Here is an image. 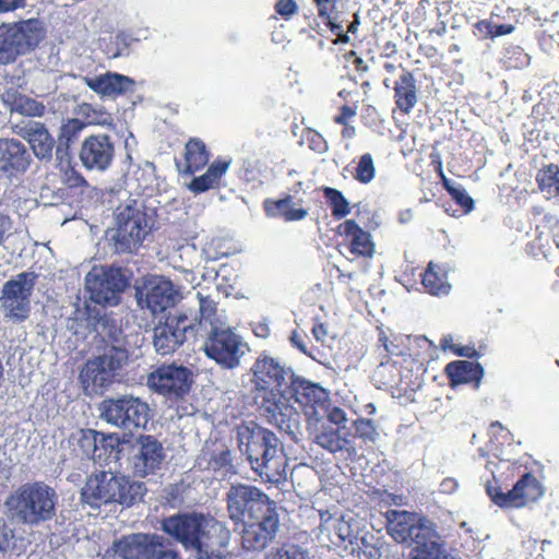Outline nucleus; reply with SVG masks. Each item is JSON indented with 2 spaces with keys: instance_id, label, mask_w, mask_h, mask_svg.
<instances>
[{
  "instance_id": "1",
  "label": "nucleus",
  "mask_w": 559,
  "mask_h": 559,
  "mask_svg": "<svg viewBox=\"0 0 559 559\" xmlns=\"http://www.w3.org/2000/svg\"><path fill=\"white\" fill-rule=\"evenodd\" d=\"M230 519L245 525L241 544L245 549L263 550L276 536L280 519L267 495L253 486L233 485L227 493Z\"/></svg>"
},
{
  "instance_id": "2",
  "label": "nucleus",
  "mask_w": 559,
  "mask_h": 559,
  "mask_svg": "<svg viewBox=\"0 0 559 559\" xmlns=\"http://www.w3.org/2000/svg\"><path fill=\"white\" fill-rule=\"evenodd\" d=\"M163 531L199 559L221 558L229 542V531L216 519L200 512L177 513L165 518Z\"/></svg>"
},
{
  "instance_id": "3",
  "label": "nucleus",
  "mask_w": 559,
  "mask_h": 559,
  "mask_svg": "<svg viewBox=\"0 0 559 559\" xmlns=\"http://www.w3.org/2000/svg\"><path fill=\"white\" fill-rule=\"evenodd\" d=\"M252 397L262 416L271 424L283 429L292 415H297L283 390L287 370L278 360L260 355L252 368Z\"/></svg>"
},
{
  "instance_id": "4",
  "label": "nucleus",
  "mask_w": 559,
  "mask_h": 559,
  "mask_svg": "<svg viewBox=\"0 0 559 559\" xmlns=\"http://www.w3.org/2000/svg\"><path fill=\"white\" fill-rule=\"evenodd\" d=\"M58 493L45 481L22 484L5 499L11 518L27 526H38L57 515Z\"/></svg>"
},
{
  "instance_id": "5",
  "label": "nucleus",
  "mask_w": 559,
  "mask_h": 559,
  "mask_svg": "<svg viewBox=\"0 0 559 559\" xmlns=\"http://www.w3.org/2000/svg\"><path fill=\"white\" fill-rule=\"evenodd\" d=\"M146 490L144 483L102 471L86 478L81 500L94 509L110 503L131 507L143 499Z\"/></svg>"
},
{
  "instance_id": "6",
  "label": "nucleus",
  "mask_w": 559,
  "mask_h": 559,
  "mask_svg": "<svg viewBox=\"0 0 559 559\" xmlns=\"http://www.w3.org/2000/svg\"><path fill=\"white\" fill-rule=\"evenodd\" d=\"M46 37L39 19H26L0 24V67L13 64L34 52Z\"/></svg>"
},
{
  "instance_id": "7",
  "label": "nucleus",
  "mask_w": 559,
  "mask_h": 559,
  "mask_svg": "<svg viewBox=\"0 0 559 559\" xmlns=\"http://www.w3.org/2000/svg\"><path fill=\"white\" fill-rule=\"evenodd\" d=\"M115 222L116 233L112 240L118 253L136 251L150 234L145 206L135 199H128L117 207Z\"/></svg>"
},
{
  "instance_id": "8",
  "label": "nucleus",
  "mask_w": 559,
  "mask_h": 559,
  "mask_svg": "<svg viewBox=\"0 0 559 559\" xmlns=\"http://www.w3.org/2000/svg\"><path fill=\"white\" fill-rule=\"evenodd\" d=\"M252 468L267 481L278 483L286 476V460L277 445V438L267 429L253 430L246 445Z\"/></svg>"
},
{
  "instance_id": "9",
  "label": "nucleus",
  "mask_w": 559,
  "mask_h": 559,
  "mask_svg": "<svg viewBox=\"0 0 559 559\" xmlns=\"http://www.w3.org/2000/svg\"><path fill=\"white\" fill-rule=\"evenodd\" d=\"M385 516L389 535L396 543H414V555H420L440 539L437 525L415 512L389 510Z\"/></svg>"
},
{
  "instance_id": "10",
  "label": "nucleus",
  "mask_w": 559,
  "mask_h": 559,
  "mask_svg": "<svg viewBox=\"0 0 559 559\" xmlns=\"http://www.w3.org/2000/svg\"><path fill=\"white\" fill-rule=\"evenodd\" d=\"M99 411L106 423L130 432L145 428L150 420L148 404L131 394L105 399Z\"/></svg>"
},
{
  "instance_id": "11",
  "label": "nucleus",
  "mask_w": 559,
  "mask_h": 559,
  "mask_svg": "<svg viewBox=\"0 0 559 559\" xmlns=\"http://www.w3.org/2000/svg\"><path fill=\"white\" fill-rule=\"evenodd\" d=\"M35 280L34 273L22 272L3 284L0 296L1 309L10 321L22 323L29 318Z\"/></svg>"
},
{
  "instance_id": "12",
  "label": "nucleus",
  "mask_w": 559,
  "mask_h": 559,
  "mask_svg": "<svg viewBox=\"0 0 559 559\" xmlns=\"http://www.w3.org/2000/svg\"><path fill=\"white\" fill-rule=\"evenodd\" d=\"M128 284L121 269L115 266L93 267L85 277L90 299L102 306H117Z\"/></svg>"
},
{
  "instance_id": "13",
  "label": "nucleus",
  "mask_w": 559,
  "mask_h": 559,
  "mask_svg": "<svg viewBox=\"0 0 559 559\" xmlns=\"http://www.w3.org/2000/svg\"><path fill=\"white\" fill-rule=\"evenodd\" d=\"M486 491L491 501L503 509H521L540 499L544 488L532 473H525L507 492L499 486L488 484Z\"/></svg>"
},
{
  "instance_id": "14",
  "label": "nucleus",
  "mask_w": 559,
  "mask_h": 559,
  "mask_svg": "<svg viewBox=\"0 0 559 559\" xmlns=\"http://www.w3.org/2000/svg\"><path fill=\"white\" fill-rule=\"evenodd\" d=\"M192 372L175 364L162 365L147 377V385L155 393L168 399H182L191 389Z\"/></svg>"
},
{
  "instance_id": "15",
  "label": "nucleus",
  "mask_w": 559,
  "mask_h": 559,
  "mask_svg": "<svg viewBox=\"0 0 559 559\" xmlns=\"http://www.w3.org/2000/svg\"><path fill=\"white\" fill-rule=\"evenodd\" d=\"M204 353L224 368H236L243 355L241 337L230 329L211 330L205 343Z\"/></svg>"
},
{
  "instance_id": "16",
  "label": "nucleus",
  "mask_w": 559,
  "mask_h": 559,
  "mask_svg": "<svg viewBox=\"0 0 559 559\" xmlns=\"http://www.w3.org/2000/svg\"><path fill=\"white\" fill-rule=\"evenodd\" d=\"M284 393L288 405L294 401L308 418L316 420L329 401L328 392L322 386L298 376H292Z\"/></svg>"
},
{
  "instance_id": "17",
  "label": "nucleus",
  "mask_w": 559,
  "mask_h": 559,
  "mask_svg": "<svg viewBox=\"0 0 559 559\" xmlns=\"http://www.w3.org/2000/svg\"><path fill=\"white\" fill-rule=\"evenodd\" d=\"M188 321V313L179 310L167 316L164 322L154 328L153 345L159 355L173 354L185 343L187 333L191 331V323Z\"/></svg>"
},
{
  "instance_id": "18",
  "label": "nucleus",
  "mask_w": 559,
  "mask_h": 559,
  "mask_svg": "<svg viewBox=\"0 0 559 559\" xmlns=\"http://www.w3.org/2000/svg\"><path fill=\"white\" fill-rule=\"evenodd\" d=\"M80 160L88 170L104 171L111 165L115 144L110 135L97 133L84 139L80 150Z\"/></svg>"
},
{
  "instance_id": "19",
  "label": "nucleus",
  "mask_w": 559,
  "mask_h": 559,
  "mask_svg": "<svg viewBox=\"0 0 559 559\" xmlns=\"http://www.w3.org/2000/svg\"><path fill=\"white\" fill-rule=\"evenodd\" d=\"M336 234L342 237L343 245L355 258H372L376 243L369 231L361 228L355 219H345L336 227Z\"/></svg>"
},
{
  "instance_id": "20",
  "label": "nucleus",
  "mask_w": 559,
  "mask_h": 559,
  "mask_svg": "<svg viewBox=\"0 0 559 559\" xmlns=\"http://www.w3.org/2000/svg\"><path fill=\"white\" fill-rule=\"evenodd\" d=\"M116 372V360L111 356L103 355L90 359L80 372V380L85 390L97 392L107 388Z\"/></svg>"
},
{
  "instance_id": "21",
  "label": "nucleus",
  "mask_w": 559,
  "mask_h": 559,
  "mask_svg": "<svg viewBox=\"0 0 559 559\" xmlns=\"http://www.w3.org/2000/svg\"><path fill=\"white\" fill-rule=\"evenodd\" d=\"M139 450L134 455V474L140 477H146L160 468L165 460L163 444L153 436H140L138 439Z\"/></svg>"
},
{
  "instance_id": "22",
  "label": "nucleus",
  "mask_w": 559,
  "mask_h": 559,
  "mask_svg": "<svg viewBox=\"0 0 559 559\" xmlns=\"http://www.w3.org/2000/svg\"><path fill=\"white\" fill-rule=\"evenodd\" d=\"M177 296L178 293L169 280L150 281L145 285L144 295L139 297L138 302L153 314H158L174 307Z\"/></svg>"
},
{
  "instance_id": "23",
  "label": "nucleus",
  "mask_w": 559,
  "mask_h": 559,
  "mask_svg": "<svg viewBox=\"0 0 559 559\" xmlns=\"http://www.w3.org/2000/svg\"><path fill=\"white\" fill-rule=\"evenodd\" d=\"M158 538L143 533L124 535L112 543L111 550L121 559H152Z\"/></svg>"
},
{
  "instance_id": "24",
  "label": "nucleus",
  "mask_w": 559,
  "mask_h": 559,
  "mask_svg": "<svg viewBox=\"0 0 559 559\" xmlns=\"http://www.w3.org/2000/svg\"><path fill=\"white\" fill-rule=\"evenodd\" d=\"M31 155L25 145L15 139H0V170L9 176L26 171Z\"/></svg>"
},
{
  "instance_id": "25",
  "label": "nucleus",
  "mask_w": 559,
  "mask_h": 559,
  "mask_svg": "<svg viewBox=\"0 0 559 559\" xmlns=\"http://www.w3.org/2000/svg\"><path fill=\"white\" fill-rule=\"evenodd\" d=\"M301 199L295 200L289 193H282L278 199L267 198L262 207L270 218H281L285 222H298L308 216V209L302 206Z\"/></svg>"
},
{
  "instance_id": "26",
  "label": "nucleus",
  "mask_w": 559,
  "mask_h": 559,
  "mask_svg": "<svg viewBox=\"0 0 559 559\" xmlns=\"http://www.w3.org/2000/svg\"><path fill=\"white\" fill-rule=\"evenodd\" d=\"M211 152L200 138H190L183 151V158L176 159V168L182 176H192L202 170L210 162Z\"/></svg>"
},
{
  "instance_id": "27",
  "label": "nucleus",
  "mask_w": 559,
  "mask_h": 559,
  "mask_svg": "<svg viewBox=\"0 0 559 559\" xmlns=\"http://www.w3.org/2000/svg\"><path fill=\"white\" fill-rule=\"evenodd\" d=\"M378 349L384 353V360H381L378 370L373 371V379L380 385H391L396 377V370H384L390 365L392 357L404 355V346L397 337L391 338L383 330L379 332Z\"/></svg>"
},
{
  "instance_id": "28",
  "label": "nucleus",
  "mask_w": 559,
  "mask_h": 559,
  "mask_svg": "<svg viewBox=\"0 0 559 559\" xmlns=\"http://www.w3.org/2000/svg\"><path fill=\"white\" fill-rule=\"evenodd\" d=\"M19 134L29 143L37 158L51 159L56 142L44 123L29 121L20 129Z\"/></svg>"
},
{
  "instance_id": "29",
  "label": "nucleus",
  "mask_w": 559,
  "mask_h": 559,
  "mask_svg": "<svg viewBox=\"0 0 559 559\" xmlns=\"http://www.w3.org/2000/svg\"><path fill=\"white\" fill-rule=\"evenodd\" d=\"M85 84L100 96H118L126 94L133 85V80L119 74L107 72L94 78H84Z\"/></svg>"
},
{
  "instance_id": "30",
  "label": "nucleus",
  "mask_w": 559,
  "mask_h": 559,
  "mask_svg": "<svg viewBox=\"0 0 559 559\" xmlns=\"http://www.w3.org/2000/svg\"><path fill=\"white\" fill-rule=\"evenodd\" d=\"M394 103L403 115H409L418 102L416 79L412 71L403 69L394 82Z\"/></svg>"
},
{
  "instance_id": "31",
  "label": "nucleus",
  "mask_w": 559,
  "mask_h": 559,
  "mask_svg": "<svg viewBox=\"0 0 559 559\" xmlns=\"http://www.w3.org/2000/svg\"><path fill=\"white\" fill-rule=\"evenodd\" d=\"M230 166V160L216 158L206 169V171L193 179L188 185V189L194 194H200L219 187L221 180Z\"/></svg>"
},
{
  "instance_id": "32",
  "label": "nucleus",
  "mask_w": 559,
  "mask_h": 559,
  "mask_svg": "<svg viewBox=\"0 0 559 559\" xmlns=\"http://www.w3.org/2000/svg\"><path fill=\"white\" fill-rule=\"evenodd\" d=\"M445 373L452 385L473 383L478 386L484 369L478 362L455 360L445 366Z\"/></svg>"
},
{
  "instance_id": "33",
  "label": "nucleus",
  "mask_w": 559,
  "mask_h": 559,
  "mask_svg": "<svg viewBox=\"0 0 559 559\" xmlns=\"http://www.w3.org/2000/svg\"><path fill=\"white\" fill-rule=\"evenodd\" d=\"M199 299V310L195 311H186L189 316L188 323H191V331L195 329V326H210L211 330L218 329L221 323L219 318L217 316V302L214 301L210 296H203L201 293H198Z\"/></svg>"
},
{
  "instance_id": "34",
  "label": "nucleus",
  "mask_w": 559,
  "mask_h": 559,
  "mask_svg": "<svg viewBox=\"0 0 559 559\" xmlns=\"http://www.w3.org/2000/svg\"><path fill=\"white\" fill-rule=\"evenodd\" d=\"M420 277L423 287L432 296L448 295L451 290L448 272L440 264L429 262Z\"/></svg>"
},
{
  "instance_id": "35",
  "label": "nucleus",
  "mask_w": 559,
  "mask_h": 559,
  "mask_svg": "<svg viewBox=\"0 0 559 559\" xmlns=\"http://www.w3.org/2000/svg\"><path fill=\"white\" fill-rule=\"evenodd\" d=\"M537 187L547 199H559V165H543L535 177Z\"/></svg>"
},
{
  "instance_id": "36",
  "label": "nucleus",
  "mask_w": 559,
  "mask_h": 559,
  "mask_svg": "<svg viewBox=\"0 0 559 559\" xmlns=\"http://www.w3.org/2000/svg\"><path fill=\"white\" fill-rule=\"evenodd\" d=\"M99 431L95 429H80L76 435L71 436L73 451L82 459L93 460L97 449Z\"/></svg>"
},
{
  "instance_id": "37",
  "label": "nucleus",
  "mask_w": 559,
  "mask_h": 559,
  "mask_svg": "<svg viewBox=\"0 0 559 559\" xmlns=\"http://www.w3.org/2000/svg\"><path fill=\"white\" fill-rule=\"evenodd\" d=\"M95 462L108 463L110 460H118L120 454L121 439L116 432H100L97 442Z\"/></svg>"
},
{
  "instance_id": "38",
  "label": "nucleus",
  "mask_w": 559,
  "mask_h": 559,
  "mask_svg": "<svg viewBox=\"0 0 559 559\" xmlns=\"http://www.w3.org/2000/svg\"><path fill=\"white\" fill-rule=\"evenodd\" d=\"M314 441L321 448L328 450L331 453H336L350 444V440L346 435L341 436L338 428L323 427L320 432L316 435Z\"/></svg>"
},
{
  "instance_id": "39",
  "label": "nucleus",
  "mask_w": 559,
  "mask_h": 559,
  "mask_svg": "<svg viewBox=\"0 0 559 559\" xmlns=\"http://www.w3.org/2000/svg\"><path fill=\"white\" fill-rule=\"evenodd\" d=\"M474 27L483 38L490 39L511 34L515 28L512 23H500L499 16L495 14L478 21Z\"/></svg>"
},
{
  "instance_id": "40",
  "label": "nucleus",
  "mask_w": 559,
  "mask_h": 559,
  "mask_svg": "<svg viewBox=\"0 0 559 559\" xmlns=\"http://www.w3.org/2000/svg\"><path fill=\"white\" fill-rule=\"evenodd\" d=\"M322 192L334 218L341 219L350 213L349 202L340 190L324 187Z\"/></svg>"
},
{
  "instance_id": "41",
  "label": "nucleus",
  "mask_w": 559,
  "mask_h": 559,
  "mask_svg": "<svg viewBox=\"0 0 559 559\" xmlns=\"http://www.w3.org/2000/svg\"><path fill=\"white\" fill-rule=\"evenodd\" d=\"M352 430L346 433V437L350 440V443L355 439H360L365 443L374 442L378 437L377 427L373 420L368 418H358L353 421Z\"/></svg>"
},
{
  "instance_id": "42",
  "label": "nucleus",
  "mask_w": 559,
  "mask_h": 559,
  "mask_svg": "<svg viewBox=\"0 0 559 559\" xmlns=\"http://www.w3.org/2000/svg\"><path fill=\"white\" fill-rule=\"evenodd\" d=\"M265 559H311L307 549L293 543H284L278 547H273Z\"/></svg>"
},
{
  "instance_id": "43",
  "label": "nucleus",
  "mask_w": 559,
  "mask_h": 559,
  "mask_svg": "<svg viewBox=\"0 0 559 559\" xmlns=\"http://www.w3.org/2000/svg\"><path fill=\"white\" fill-rule=\"evenodd\" d=\"M353 177L362 185H368L374 179L376 167L370 153H365L359 157Z\"/></svg>"
},
{
  "instance_id": "44",
  "label": "nucleus",
  "mask_w": 559,
  "mask_h": 559,
  "mask_svg": "<svg viewBox=\"0 0 559 559\" xmlns=\"http://www.w3.org/2000/svg\"><path fill=\"white\" fill-rule=\"evenodd\" d=\"M15 110L28 117H43L45 115L46 107L41 102L26 96H21L15 100Z\"/></svg>"
},
{
  "instance_id": "45",
  "label": "nucleus",
  "mask_w": 559,
  "mask_h": 559,
  "mask_svg": "<svg viewBox=\"0 0 559 559\" xmlns=\"http://www.w3.org/2000/svg\"><path fill=\"white\" fill-rule=\"evenodd\" d=\"M85 127L86 123L78 118L68 119L60 128L59 140L66 145H69Z\"/></svg>"
},
{
  "instance_id": "46",
  "label": "nucleus",
  "mask_w": 559,
  "mask_h": 559,
  "mask_svg": "<svg viewBox=\"0 0 559 559\" xmlns=\"http://www.w3.org/2000/svg\"><path fill=\"white\" fill-rule=\"evenodd\" d=\"M319 19L325 23L331 20H338L340 12L337 11L338 0H312Z\"/></svg>"
},
{
  "instance_id": "47",
  "label": "nucleus",
  "mask_w": 559,
  "mask_h": 559,
  "mask_svg": "<svg viewBox=\"0 0 559 559\" xmlns=\"http://www.w3.org/2000/svg\"><path fill=\"white\" fill-rule=\"evenodd\" d=\"M302 140L306 142L308 147L318 153L323 154L328 151L329 145L326 140L317 130L307 128L304 130Z\"/></svg>"
},
{
  "instance_id": "48",
  "label": "nucleus",
  "mask_w": 559,
  "mask_h": 559,
  "mask_svg": "<svg viewBox=\"0 0 559 559\" xmlns=\"http://www.w3.org/2000/svg\"><path fill=\"white\" fill-rule=\"evenodd\" d=\"M530 57L524 50L514 46L507 49L504 53V64L508 69H521L528 64Z\"/></svg>"
},
{
  "instance_id": "49",
  "label": "nucleus",
  "mask_w": 559,
  "mask_h": 559,
  "mask_svg": "<svg viewBox=\"0 0 559 559\" xmlns=\"http://www.w3.org/2000/svg\"><path fill=\"white\" fill-rule=\"evenodd\" d=\"M274 10L285 21H289L298 12V4L296 0H277Z\"/></svg>"
},
{
  "instance_id": "50",
  "label": "nucleus",
  "mask_w": 559,
  "mask_h": 559,
  "mask_svg": "<svg viewBox=\"0 0 559 559\" xmlns=\"http://www.w3.org/2000/svg\"><path fill=\"white\" fill-rule=\"evenodd\" d=\"M323 24L336 36V38L332 40L333 45L348 44L350 41L349 33L344 31L343 25L338 20H331Z\"/></svg>"
},
{
  "instance_id": "51",
  "label": "nucleus",
  "mask_w": 559,
  "mask_h": 559,
  "mask_svg": "<svg viewBox=\"0 0 559 559\" xmlns=\"http://www.w3.org/2000/svg\"><path fill=\"white\" fill-rule=\"evenodd\" d=\"M63 183L70 189H78L87 186L86 179L74 168H68L64 171Z\"/></svg>"
},
{
  "instance_id": "52",
  "label": "nucleus",
  "mask_w": 559,
  "mask_h": 559,
  "mask_svg": "<svg viewBox=\"0 0 559 559\" xmlns=\"http://www.w3.org/2000/svg\"><path fill=\"white\" fill-rule=\"evenodd\" d=\"M451 198L459 204L464 211L471 212L474 209V200L465 192L462 188H455L450 190Z\"/></svg>"
},
{
  "instance_id": "53",
  "label": "nucleus",
  "mask_w": 559,
  "mask_h": 559,
  "mask_svg": "<svg viewBox=\"0 0 559 559\" xmlns=\"http://www.w3.org/2000/svg\"><path fill=\"white\" fill-rule=\"evenodd\" d=\"M334 528L342 542L353 543V539L356 538V534L353 532L350 523L345 521L344 518L337 520Z\"/></svg>"
},
{
  "instance_id": "54",
  "label": "nucleus",
  "mask_w": 559,
  "mask_h": 559,
  "mask_svg": "<svg viewBox=\"0 0 559 559\" xmlns=\"http://www.w3.org/2000/svg\"><path fill=\"white\" fill-rule=\"evenodd\" d=\"M152 559H181L177 551L166 548L158 538Z\"/></svg>"
},
{
  "instance_id": "55",
  "label": "nucleus",
  "mask_w": 559,
  "mask_h": 559,
  "mask_svg": "<svg viewBox=\"0 0 559 559\" xmlns=\"http://www.w3.org/2000/svg\"><path fill=\"white\" fill-rule=\"evenodd\" d=\"M306 335L301 332L294 330L290 334L289 341L292 345L300 350L302 354L310 356V353L308 352L307 344H306Z\"/></svg>"
},
{
  "instance_id": "56",
  "label": "nucleus",
  "mask_w": 559,
  "mask_h": 559,
  "mask_svg": "<svg viewBox=\"0 0 559 559\" xmlns=\"http://www.w3.org/2000/svg\"><path fill=\"white\" fill-rule=\"evenodd\" d=\"M328 419L330 423L341 427L347 420L346 413L338 406H333L328 412Z\"/></svg>"
},
{
  "instance_id": "57",
  "label": "nucleus",
  "mask_w": 559,
  "mask_h": 559,
  "mask_svg": "<svg viewBox=\"0 0 559 559\" xmlns=\"http://www.w3.org/2000/svg\"><path fill=\"white\" fill-rule=\"evenodd\" d=\"M356 115V109L348 106L343 105L340 108V112L333 118V121L336 124H346L348 123L349 119H352Z\"/></svg>"
},
{
  "instance_id": "58",
  "label": "nucleus",
  "mask_w": 559,
  "mask_h": 559,
  "mask_svg": "<svg viewBox=\"0 0 559 559\" xmlns=\"http://www.w3.org/2000/svg\"><path fill=\"white\" fill-rule=\"evenodd\" d=\"M450 349L460 357L477 358L479 356L473 346L451 345Z\"/></svg>"
},
{
  "instance_id": "59",
  "label": "nucleus",
  "mask_w": 559,
  "mask_h": 559,
  "mask_svg": "<svg viewBox=\"0 0 559 559\" xmlns=\"http://www.w3.org/2000/svg\"><path fill=\"white\" fill-rule=\"evenodd\" d=\"M24 4L25 0H0V12H12Z\"/></svg>"
},
{
  "instance_id": "60",
  "label": "nucleus",
  "mask_w": 559,
  "mask_h": 559,
  "mask_svg": "<svg viewBox=\"0 0 559 559\" xmlns=\"http://www.w3.org/2000/svg\"><path fill=\"white\" fill-rule=\"evenodd\" d=\"M11 219L8 215L0 213V243L4 239L5 233L11 228Z\"/></svg>"
},
{
  "instance_id": "61",
  "label": "nucleus",
  "mask_w": 559,
  "mask_h": 559,
  "mask_svg": "<svg viewBox=\"0 0 559 559\" xmlns=\"http://www.w3.org/2000/svg\"><path fill=\"white\" fill-rule=\"evenodd\" d=\"M489 435L492 437L496 436H507L509 435V430L502 426L499 421H492L489 426Z\"/></svg>"
},
{
  "instance_id": "62",
  "label": "nucleus",
  "mask_w": 559,
  "mask_h": 559,
  "mask_svg": "<svg viewBox=\"0 0 559 559\" xmlns=\"http://www.w3.org/2000/svg\"><path fill=\"white\" fill-rule=\"evenodd\" d=\"M397 52L396 44L393 41H386L381 51V57L383 58H390L394 56Z\"/></svg>"
},
{
  "instance_id": "63",
  "label": "nucleus",
  "mask_w": 559,
  "mask_h": 559,
  "mask_svg": "<svg viewBox=\"0 0 559 559\" xmlns=\"http://www.w3.org/2000/svg\"><path fill=\"white\" fill-rule=\"evenodd\" d=\"M216 465L219 467L226 466L230 463V452L228 450L222 451L215 459H214Z\"/></svg>"
},
{
  "instance_id": "64",
  "label": "nucleus",
  "mask_w": 559,
  "mask_h": 559,
  "mask_svg": "<svg viewBox=\"0 0 559 559\" xmlns=\"http://www.w3.org/2000/svg\"><path fill=\"white\" fill-rule=\"evenodd\" d=\"M311 332L317 341H322L326 334V330L322 323H316Z\"/></svg>"
}]
</instances>
